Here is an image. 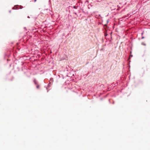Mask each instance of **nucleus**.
Segmentation results:
<instances>
[{"mask_svg":"<svg viewBox=\"0 0 150 150\" xmlns=\"http://www.w3.org/2000/svg\"><path fill=\"white\" fill-rule=\"evenodd\" d=\"M35 2H36V0H34Z\"/></svg>","mask_w":150,"mask_h":150,"instance_id":"2","label":"nucleus"},{"mask_svg":"<svg viewBox=\"0 0 150 150\" xmlns=\"http://www.w3.org/2000/svg\"><path fill=\"white\" fill-rule=\"evenodd\" d=\"M37 87L38 88H39V86H37Z\"/></svg>","mask_w":150,"mask_h":150,"instance_id":"1","label":"nucleus"}]
</instances>
